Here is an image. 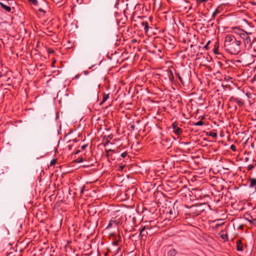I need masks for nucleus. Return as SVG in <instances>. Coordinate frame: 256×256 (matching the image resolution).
I'll list each match as a JSON object with an SVG mask.
<instances>
[{
    "instance_id": "nucleus-1",
    "label": "nucleus",
    "mask_w": 256,
    "mask_h": 256,
    "mask_svg": "<svg viewBox=\"0 0 256 256\" xmlns=\"http://www.w3.org/2000/svg\"><path fill=\"white\" fill-rule=\"evenodd\" d=\"M240 28H236L233 34H227L224 38V48L225 51L232 55H236L241 50L242 41L246 48L249 50L252 48V42L250 35Z\"/></svg>"
},
{
    "instance_id": "nucleus-2",
    "label": "nucleus",
    "mask_w": 256,
    "mask_h": 256,
    "mask_svg": "<svg viewBox=\"0 0 256 256\" xmlns=\"http://www.w3.org/2000/svg\"><path fill=\"white\" fill-rule=\"evenodd\" d=\"M154 28L152 24H150L148 22H145V25L144 26V28L142 30L144 31L146 35L154 34Z\"/></svg>"
},
{
    "instance_id": "nucleus-3",
    "label": "nucleus",
    "mask_w": 256,
    "mask_h": 256,
    "mask_svg": "<svg viewBox=\"0 0 256 256\" xmlns=\"http://www.w3.org/2000/svg\"><path fill=\"white\" fill-rule=\"evenodd\" d=\"M119 224H120V220L118 216H116L110 220L106 228H116Z\"/></svg>"
},
{
    "instance_id": "nucleus-4",
    "label": "nucleus",
    "mask_w": 256,
    "mask_h": 256,
    "mask_svg": "<svg viewBox=\"0 0 256 256\" xmlns=\"http://www.w3.org/2000/svg\"><path fill=\"white\" fill-rule=\"evenodd\" d=\"M148 226H144L140 229V236L141 237L142 239H146V236L149 235V232L148 230Z\"/></svg>"
},
{
    "instance_id": "nucleus-5",
    "label": "nucleus",
    "mask_w": 256,
    "mask_h": 256,
    "mask_svg": "<svg viewBox=\"0 0 256 256\" xmlns=\"http://www.w3.org/2000/svg\"><path fill=\"white\" fill-rule=\"evenodd\" d=\"M178 124L177 122H173L172 124V128L173 129V132L177 136H180L182 133V130L181 128L178 127Z\"/></svg>"
},
{
    "instance_id": "nucleus-6",
    "label": "nucleus",
    "mask_w": 256,
    "mask_h": 256,
    "mask_svg": "<svg viewBox=\"0 0 256 256\" xmlns=\"http://www.w3.org/2000/svg\"><path fill=\"white\" fill-rule=\"evenodd\" d=\"M230 102H236L240 106H242L244 104V102L241 98H235L233 96L230 97Z\"/></svg>"
},
{
    "instance_id": "nucleus-7",
    "label": "nucleus",
    "mask_w": 256,
    "mask_h": 256,
    "mask_svg": "<svg viewBox=\"0 0 256 256\" xmlns=\"http://www.w3.org/2000/svg\"><path fill=\"white\" fill-rule=\"evenodd\" d=\"M223 10V6L220 5L218 6L215 10L213 12L212 14V18H214L215 17L219 14H220Z\"/></svg>"
},
{
    "instance_id": "nucleus-8",
    "label": "nucleus",
    "mask_w": 256,
    "mask_h": 256,
    "mask_svg": "<svg viewBox=\"0 0 256 256\" xmlns=\"http://www.w3.org/2000/svg\"><path fill=\"white\" fill-rule=\"evenodd\" d=\"M148 230L149 232V235L152 236L155 233L158 232L160 230V227L159 226H154L153 228L150 227V226H149V228H148Z\"/></svg>"
},
{
    "instance_id": "nucleus-9",
    "label": "nucleus",
    "mask_w": 256,
    "mask_h": 256,
    "mask_svg": "<svg viewBox=\"0 0 256 256\" xmlns=\"http://www.w3.org/2000/svg\"><path fill=\"white\" fill-rule=\"evenodd\" d=\"M236 248L238 251L242 252L244 250L243 244L242 240L240 239L236 240Z\"/></svg>"
},
{
    "instance_id": "nucleus-10",
    "label": "nucleus",
    "mask_w": 256,
    "mask_h": 256,
    "mask_svg": "<svg viewBox=\"0 0 256 256\" xmlns=\"http://www.w3.org/2000/svg\"><path fill=\"white\" fill-rule=\"evenodd\" d=\"M146 22V20H140V22H138L139 25L136 24H134V26H137L140 30H142L144 28V26L145 25V22Z\"/></svg>"
},
{
    "instance_id": "nucleus-11",
    "label": "nucleus",
    "mask_w": 256,
    "mask_h": 256,
    "mask_svg": "<svg viewBox=\"0 0 256 256\" xmlns=\"http://www.w3.org/2000/svg\"><path fill=\"white\" fill-rule=\"evenodd\" d=\"M194 192L196 199H202V197H209L208 195L204 194V196H202L201 194H199V193L200 192L199 190H194Z\"/></svg>"
},
{
    "instance_id": "nucleus-12",
    "label": "nucleus",
    "mask_w": 256,
    "mask_h": 256,
    "mask_svg": "<svg viewBox=\"0 0 256 256\" xmlns=\"http://www.w3.org/2000/svg\"><path fill=\"white\" fill-rule=\"evenodd\" d=\"M0 6L6 12H11L12 8L10 6L4 4H3L2 2H0Z\"/></svg>"
},
{
    "instance_id": "nucleus-13",
    "label": "nucleus",
    "mask_w": 256,
    "mask_h": 256,
    "mask_svg": "<svg viewBox=\"0 0 256 256\" xmlns=\"http://www.w3.org/2000/svg\"><path fill=\"white\" fill-rule=\"evenodd\" d=\"M168 77L170 80L172 82H174V78L172 70L170 69H168Z\"/></svg>"
},
{
    "instance_id": "nucleus-14",
    "label": "nucleus",
    "mask_w": 256,
    "mask_h": 256,
    "mask_svg": "<svg viewBox=\"0 0 256 256\" xmlns=\"http://www.w3.org/2000/svg\"><path fill=\"white\" fill-rule=\"evenodd\" d=\"M249 181H250L249 186L250 188L255 187L256 188V178H250Z\"/></svg>"
},
{
    "instance_id": "nucleus-15",
    "label": "nucleus",
    "mask_w": 256,
    "mask_h": 256,
    "mask_svg": "<svg viewBox=\"0 0 256 256\" xmlns=\"http://www.w3.org/2000/svg\"><path fill=\"white\" fill-rule=\"evenodd\" d=\"M120 242V238L119 237L118 238V239H115L113 242H112V244L113 246H114V247L115 248H118V250L120 249V246H118L117 247L118 244H119V242Z\"/></svg>"
},
{
    "instance_id": "nucleus-16",
    "label": "nucleus",
    "mask_w": 256,
    "mask_h": 256,
    "mask_svg": "<svg viewBox=\"0 0 256 256\" xmlns=\"http://www.w3.org/2000/svg\"><path fill=\"white\" fill-rule=\"evenodd\" d=\"M109 98V94H106L105 92L102 94V100L100 102V104L102 105L104 102H105Z\"/></svg>"
},
{
    "instance_id": "nucleus-17",
    "label": "nucleus",
    "mask_w": 256,
    "mask_h": 256,
    "mask_svg": "<svg viewBox=\"0 0 256 256\" xmlns=\"http://www.w3.org/2000/svg\"><path fill=\"white\" fill-rule=\"evenodd\" d=\"M177 254V251L174 248H172L170 250L168 253V256H176Z\"/></svg>"
},
{
    "instance_id": "nucleus-18",
    "label": "nucleus",
    "mask_w": 256,
    "mask_h": 256,
    "mask_svg": "<svg viewBox=\"0 0 256 256\" xmlns=\"http://www.w3.org/2000/svg\"><path fill=\"white\" fill-rule=\"evenodd\" d=\"M144 226L148 227L149 226H150V227L152 228H153L154 226H157V222H156L155 220H151L148 224Z\"/></svg>"
},
{
    "instance_id": "nucleus-19",
    "label": "nucleus",
    "mask_w": 256,
    "mask_h": 256,
    "mask_svg": "<svg viewBox=\"0 0 256 256\" xmlns=\"http://www.w3.org/2000/svg\"><path fill=\"white\" fill-rule=\"evenodd\" d=\"M166 44L165 46H167V47L169 48H174L175 47V46L174 44L172 42H168L166 40Z\"/></svg>"
},
{
    "instance_id": "nucleus-20",
    "label": "nucleus",
    "mask_w": 256,
    "mask_h": 256,
    "mask_svg": "<svg viewBox=\"0 0 256 256\" xmlns=\"http://www.w3.org/2000/svg\"><path fill=\"white\" fill-rule=\"evenodd\" d=\"M204 124V122L202 120H200L196 122H193L192 125L196 126H202Z\"/></svg>"
},
{
    "instance_id": "nucleus-21",
    "label": "nucleus",
    "mask_w": 256,
    "mask_h": 256,
    "mask_svg": "<svg viewBox=\"0 0 256 256\" xmlns=\"http://www.w3.org/2000/svg\"><path fill=\"white\" fill-rule=\"evenodd\" d=\"M175 74L176 75V76L178 78L179 80L180 81V82L182 83V85H184V82H183V80H182V78L181 77V76H180V74L178 73V72H175Z\"/></svg>"
},
{
    "instance_id": "nucleus-22",
    "label": "nucleus",
    "mask_w": 256,
    "mask_h": 256,
    "mask_svg": "<svg viewBox=\"0 0 256 256\" xmlns=\"http://www.w3.org/2000/svg\"><path fill=\"white\" fill-rule=\"evenodd\" d=\"M114 152V150H112L111 149H109V150H105V152H106V157H109L110 156V152Z\"/></svg>"
},
{
    "instance_id": "nucleus-23",
    "label": "nucleus",
    "mask_w": 256,
    "mask_h": 256,
    "mask_svg": "<svg viewBox=\"0 0 256 256\" xmlns=\"http://www.w3.org/2000/svg\"><path fill=\"white\" fill-rule=\"evenodd\" d=\"M208 0H196L197 6H200L202 3L206 2Z\"/></svg>"
},
{
    "instance_id": "nucleus-24",
    "label": "nucleus",
    "mask_w": 256,
    "mask_h": 256,
    "mask_svg": "<svg viewBox=\"0 0 256 256\" xmlns=\"http://www.w3.org/2000/svg\"><path fill=\"white\" fill-rule=\"evenodd\" d=\"M252 220H248L250 224H252L254 226H256V218H252L251 216Z\"/></svg>"
},
{
    "instance_id": "nucleus-25",
    "label": "nucleus",
    "mask_w": 256,
    "mask_h": 256,
    "mask_svg": "<svg viewBox=\"0 0 256 256\" xmlns=\"http://www.w3.org/2000/svg\"><path fill=\"white\" fill-rule=\"evenodd\" d=\"M28 1L30 4L36 6L38 4V2L37 0H27Z\"/></svg>"
},
{
    "instance_id": "nucleus-26",
    "label": "nucleus",
    "mask_w": 256,
    "mask_h": 256,
    "mask_svg": "<svg viewBox=\"0 0 256 256\" xmlns=\"http://www.w3.org/2000/svg\"><path fill=\"white\" fill-rule=\"evenodd\" d=\"M84 158L82 157L78 158L77 159H76V160H75V162H78H78H84Z\"/></svg>"
},
{
    "instance_id": "nucleus-27",
    "label": "nucleus",
    "mask_w": 256,
    "mask_h": 256,
    "mask_svg": "<svg viewBox=\"0 0 256 256\" xmlns=\"http://www.w3.org/2000/svg\"><path fill=\"white\" fill-rule=\"evenodd\" d=\"M220 237L224 240H228V236L226 234H222L220 236Z\"/></svg>"
},
{
    "instance_id": "nucleus-28",
    "label": "nucleus",
    "mask_w": 256,
    "mask_h": 256,
    "mask_svg": "<svg viewBox=\"0 0 256 256\" xmlns=\"http://www.w3.org/2000/svg\"><path fill=\"white\" fill-rule=\"evenodd\" d=\"M57 160L56 159H53L52 160L50 163V165L52 166V165L55 164Z\"/></svg>"
},
{
    "instance_id": "nucleus-29",
    "label": "nucleus",
    "mask_w": 256,
    "mask_h": 256,
    "mask_svg": "<svg viewBox=\"0 0 256 256\" xmlns=\"http://www.w3.org/2000/svg\"><path fill=\"white\" fill-rule=\"evenodd\" d=\"M128 156V152H122L121 154H120V156L123 158H126V156Z\"/></svg>"
},
{
    "instance_id": "nucleus-30",
    "label": "nucleus",
    "mask_w": 256,
    "mask_h": 256,
    "mask_svg": "<svg viewBox=\"0 0 256 256\" xmlns=\"http://www.w3.org/2000/svg\"><path fill=\"white\" fill-rule=\"evenodd\" d=\"M48 51L49 54H54V50L52 48H49Z\"/></svg>"
},
{
    "instance_id": "nucleus-31",
    "label": "nucleus",
    "mask_w": 256,
    "mask_h": 256,
    "mask_svg": "<svg viewBox=\"0 0 256 256\" xmlns=\"http://www.w3.org/2000/svg\"><path fill=\"white\" fill-rule=\"evenodd\" d=\"M230 149L233 150L234 152H235L236 151V146L234 144H232L231 146H230Z\"/></svg>"
},
{
    "instance_id": "nucleus-32",
    "label": "nucleus",
    "mask_w": 256,
    "mask_h": 256,
    "mask_svg": "<svg viewBox=\"0 0 256 256\" xmlns=\"http://www.w3.org/2000/svg\"><path fill=\"white\" fill-rule=\"evenodd\" d=\"M173 211H174V208H170V211H169V214L170 215H172L173 214Z\"/></svg>"
},
{
    "instance_id": "nucleus-33",
    "label": "nucleus",
    "mask_w": 256,
    "mask_h": 256,
    "mask_svg": "<svg viewBox=\"0 0 256 256\" xmlns=\"http://www.w3.org/2000/svg\"><path fill=\"white\" fill-rule=\"evenodd\" d=\"M210 136H212L213 138H215L217 136V134L215 132H212L210 134Z\"/></svg>"
},
{
    "instance_id": "nucleus-34",
    "label": "nucleus",
    "mask_w": 256,
    "mask_h": 256,
    "mask_svg": "<svg viewBox=\"0 0 256 256\" xmlns=\"http://www.w3.org/2000/svg\"><path fill=\"white\" fill-rule=\"evenodd\" d=\"M130 130H134L135 129V126L134 124H131L130 126Z\"/></svg>"
},
{
    "instance_id": "nucleus-35",
    "label": "nucleus",
    "mask_w": 256,
    "mask_h": 256,
    "mask_svg": "<svg viewBox=\"0 0 256 256\" xmlns=\"http://www.w3.org/2000/svg\"><path fill=\"white\" fill-rule=\"evenodd\" d=\"M88 146V144H84L83 145L82 147H81V149L82 150H84L86 149V148Z\"/></svg>"
},
{
    "instance_id": "nucleus-36",
    "label": "nucleus",
    "mask_w": 256,
    "mask_h": 256,
    "mask_svg": "<svg viewBox=\"0 0 256 256\" xmlns=\"http://www.w3.org/2000/svg\"><path fill=\"white\" fill-rule=\"evenodd\" d=\"M214 52L215 54H218V48H214Z\"/></svg>"
},
{
    "instance_id": "nucleus-37",
    "label": "nucleus",
    "mask_w": 256,
    "mask_h": 256,
    "mask_svg": "<svg viewBox=\"0 0 256 256\" xmlns=\"http://www.w3.org/2000/svg\"><path fill=\"white\" fill-rule=\"evenodd\" d=\"M38 10L40 12H42L44 14L46 13V12L42 8H40Z\"/></svg>"
},
{
    "instance_id": "nucleus-38",
    "label": "nucleus",
    "mask_w": 256,
    "mask_h": 256,
    "mask_svg": "<svg viewBox=\"0 0 256 256\" xmlns=\"http://www.w3.org/2000/svg\"><path fill=\"white\" fill-rule=\"evenodd\" d=\"M85 186H83L80 188V193L82 194L84 192V189Z\"/></svg>"
},
{
    "instance_id": "nucleus-39",
    "label": "nucleus",
    "mask_w": 256,
    "mask_h": 256,
    "mask_svg": "<svg viewBox=\"0 0 256 256\" xmlns=\"http://www.w3.org/2000/svg\"><path fill=\"white\" fill-rule=\"evenodd\" d=\"M82 72L84 73V74L86 75L90 73V72L88 70H84Z\"/></svg>"
},
{
    "instance_id": "nucleus-40",
    "label": "nucleus",
    "mask_w": 256,
    "mask_h": 256,
    "mask_svg": "<svg viewBox=\"0 0 256 256\" xmlns=\"http://www.w3.org/2000/svg\"><path fill=\"white\" fill-rule=\"evenodd\" d=\"M210 42V41H208L206 44L204 46L206 49H208V45L209 44Z\"/></svg>"
},
{
    "instance_id": "nucleus-41",
    "label": "nucleus",
    "mask_w": 256,
    "mask_h": 256,
    "mask_svg": "<svg viewBox=\"0 0 256 256\" xmlns=\"http://www.w3.org/2000/svg\"><path fill=\"white\" fill-rule=\"evenodd\" d=\"M80 75L79 74H76L74 78H76V79L78 78H80Z\"/></svg>"
},
{
    "instance_id": "nucleus-42",
    "label": "nucleus",
    "mask_w": 256,
    "mask_h": 256,
    "mask_svg": "<svg viewBox=\"0 0 256 256\" xmlns=\"http://www.w3.org/2000/svg\"><path fill=\"white\" fill-rule=\"evenodd\" d=\"M248 170H250V169H251L252 168L254 167V166H252V165H250V166H248Z\"/></svg>"
},
{
    "instance_id": "nucleus-43",
    "label": "nucleus",
    "mask_w": 256,
    "mask_h": 256,
    "mask_svg": "<svg viewBox=\"0 0 256 256\" xmlns=\"http://www.w3.org/2000/svg\"><path fill=\"white\" fill-rule=\"evenodd\" d=\"M224 224V223L223 222V223H222V224H217L216 225V227H218V226H222V225Z\"/></svg>"
},
{
    "instance_id": "nucleus-44",
    "label": "nucleus",
    "mask_w": 256,
    "mask_h": 256,
    "mask_svg": "<svg viewBox=\"0 0 256 256\" xmlns=\"http://www.w3.org/2000/svg\"><path fill=\"white\" fill-rule=\"evenodd\" d=\"M110 142L109 140H108V139H106V144H108V143Z\"/></svg>"
},
{
    "instance_id": "nucleus-45",
    "label": "nucleus",
    "mask_w": 256,
    "mask_h": 256,
    "mask_svg": "<svg viewBox=\"0 0 256 256\" xmlns=\"http://www.w3.org/2000/svg\"><path fill=\"white\" fill-rule=\"evenodd\" d=\"M175 214L174 216H170V218H175Z\"/></svg>"
},
{
    "instance_id": "nucleus-46",
    "label": "nucleus",
    "mask_w": 256,
    "mask_h": 256,
    "mask_svg": "<svg viewBox=\"0 0 256 256\" xmlns=\"http://www.w3.org/2000/svg\"><path fill=\"white\" fill-rule=\"evenodd\" d=\"M80 152V150H78L76 152V154H78V153H79V152Z\"/></svg>"
},
{
    "instance_id": "nucleus-47",
    "label": "nucleus",
    "mask_w": 256,
    "mask_h": 256,
    "mask_svg": "<svg viewBox=\"0 0 256 256\" xmlns=\"http://www.w3.org/2000/svg\"><path fill=\"white\" fill-rule=\"evenodd\" d=\"M94 65H93V66H92L90 67L89 68V69H91L92 68H93V66H94Z\"/></svg>"
},
{
    "instance_id": "nucleus-48",
    "label": "nucleus",
    "mask_w": 256,
    "mask_h": 256,
    "mask_svg": "<svg viewBox=\"0 0 256 256\" xmlns=\"http://www.w3.org/2000/svg\"><path fill=\"white\" fill-rule=\"evenodd\" d=\"M108 137L109 138L112 139V136H108Z\"/></svg>"
},
{
    "instance_id": "nucleus-49",
    "label": "nucleus",
    "mask_w": 256,
    "mask_h": 256,
    "mask_svg": "<svg viewBox=\"0 0 256 256\" xmlns=\"http://www.w3.org/2000/svg\"><path fill=\"white\" fill-rule=\"evenodd\" d=\"M243 228V226L242 225L239 227V228Z\"/></svg>"
},
{
    "instance_id": "nucleus-50",
    "label": "nucleus",
    "mask_w": 256,
    "mask_h": 256,
    "mask_svg": "<svg viewBox=\"0 0 256 256\" xmlns=\"http://www.w3.org/2000/svg\"><path fill=\"white\" fill-rule=\"evenodd\" d=\"M136 122L138 124L140 122V120H136Z\"/></svg>"
},
{
    "instance_id": "nucleus-51",
    "label": "nucleus",
    "mask_w": 256,
    "mask_h": 256,
    "mask_svg": "<svg viewBox=\"0 0 256 256\" xmlns=\"http://www.w3.org/2000/svg\"><path fill=\"white\" fill-rule=\"evenodd\" d=\"M254 78L256 80V74L254 75Z\"/></svg>"
},
{
    "instance_id": "nucleus-52",
    "label": "nucleus",
    "mask_w": 256,
    "mask_h": 256,
    "mask_svg": "<svg viewBox=\"0 0 256 256\" xmlns=\"http://www.w3.org/2000/svg\"><path fill=\"white\" fill-rule=\"evenodd\" d=\"M136 22V20H132V22Z\"/></svg>"
},
{
    "instance_id": "nucleus-53",
    "label": "nucleus",
    "mask_w": 256,
    "mask_h": 256,
    "mask_svg": "<svg viewBox=\"0 0 256 256\" xmlns=\"http://www.w3.org/2000/svg\"><path fill=\"white\" fill-rule=\"evenodd\" d=\"M142 256H143V255Z\"/></svg>"
}]
</instances>
